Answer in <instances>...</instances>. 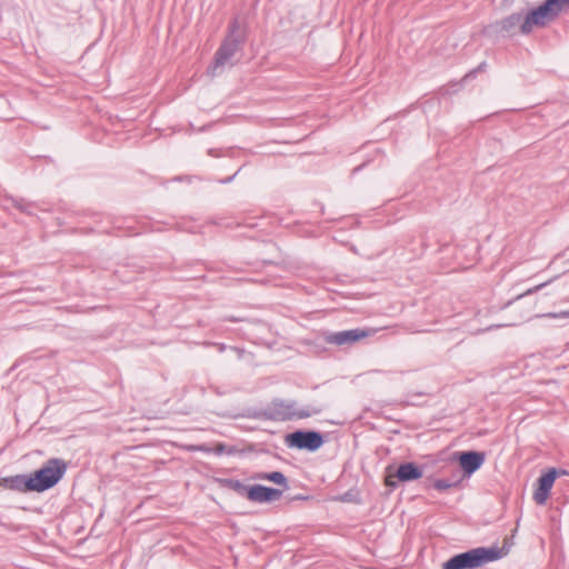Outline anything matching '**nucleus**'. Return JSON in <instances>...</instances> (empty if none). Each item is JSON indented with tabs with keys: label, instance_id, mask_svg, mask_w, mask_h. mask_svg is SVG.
Masks as SVG:
<instances>
[{
	"label": "nucleus",
	"instance_id": "nucleus-1",
	"mask_svg": "<svg viewBox=\"0 0 569 569\" xmlns=\"http://www.w3.org/2000/svg\"><path fill=\"white\" fill-rule=\"evenodd\" d=\"M322 411L321 406H306L298 408L295 400L273 399L263 410L262 416L272 421H289L306 419Z\"/></svg>",
	"mask_w": 569,
	"mask_h": 569
},
{
	"label": "nucleus",
	"instance_id": "nucleus-2",
	"mask_svg": "<svg viewBox=\"0 0 569 569\" xmlns=\"http://www.w3.org/2000/svg\"><path fill=\"white\" fill-rule=\"evenodd\" d=\"M499 558L498 548L478 547L452 556L441 565V569H477Z\"/></svg>",
	"mask_w": 569,
	"mask_h": 569
},
{
	"label": "nucleus",
	"instance_id": "nucleus-3",
	"mask_svg": "<svg viewBox=\"0 0 569 569\" xmlns=\"http://www.w3.org/2000/svg\"><path fill=\"white\" fill-rule=\"evenodd\" d=\"M68 465L63 459L50 458L43 466L30 473L29 485L34 487V492H43L54 487L64 476Z\"/></svg>",
	"mask_w": 569,
	"mask_h": 569
},
{
	"label": "nucleus",
	"instance_id": "nucleus-4",
	"mask_svg": "<svg viewBox=\"0 0 569 569\" xmlns=\"http://www.w3.org/2000/svg\"><path fill=\"white\" fill-rule=\"evenodd\" d=\"M284 442L289 448L315 452L325 443V436L316 430H297L288 433Z\"/></svg>",
	"mask_w": 569,
	"mask_h": 569
},
{
	"label": "nucleus",
	"instance_id": "nucleus-5",
	"mask_svg": "<svg viewBox=\"0 0 569 569\" xmlns=\"http://www.w3.org/2000/svg\"><path fill=\"white\" fill-rule=\"evenodd\" d=\"M237 29L238 22L237 20H233L230 26L229 34L214 53L213 72L218 68L223 67L236 54V52L240 50L242 39L240 36L236 34Z\"/></svg>",
	"mask_w": 569,
	"mask_h": 569
},
{
	"label": "nucleus",
	"instance_id": "nucleus-6",
	"mask_svg": "<svg viewBox=\"0 0 569 569\" xmlns=\"http://www.w3.org/2000/svg\"><path fill=\"white\" fill-rule=\"evenodd\" d=\"M391 467H388V475L386 476L385 483L390 488H396L398 482H409L417 479H420L423 476V470L420 466L415 462H405L401 463L395 473H390L389 470Z\"/></svg>",
	"mask_w": 569,
	"mask_h": 569
},
{
	"label": "nucleus",
	"instance_id": "nucleus-7",
	"mask_svg": "<svg viewBox=\"0 0 569 569\" xmlns=\"http://www.w3.org/2000/svg\"><path fill=\"white\" fill-rule=\"evenodd\" d=\"M559 475H567V471L550 468L546 473L538 478L537 488L533 491V500L537 505L543 506L547 502L555 480Z\"/></svg>",
	"mask_w": 569,
	"mask_h": 569
},
{
	"label": "nucleus",
	"instance_id": "nucleus-8",
	"mask_svg": "<svg viewBox=\"0 0 569 569\" xmlns=\"http://www.w3.org/2000/svg\"><path fill=\"white\" fill-rule=\"evenodd\" d=\"M525 14L522 12H513L500 21H497L492 28L502 37L513 36L517 32L522 33V24Z\"/></svg>",
	"mask_w": 569,
	"mask_h": 569
},
{
	"label": "nucleus",
	"instance_id": "nucleus-9",
	"mask_svg": "<svg viewBox=\"0 0 569 569\" xmlns=\"http://www.w3.org/2000/svg\"><path fill=\"white\" fill-rule=\"evenodd\" d=\"M553 20L548 11L547 7L543 4L538 8L529 11L525 16V22L522 24V34H528L531 32L533 27H545L549 21Z\"/></svg>",
	"mask_w": 569,
	"mask_h": 569
},
{
	"label": "nucleus",
	"instance_id": "nucleus-10",
	"mask_svg": "<svg viewBox=\"0 0 569 569\" xmlns=\"http://www.w3.org/2000/svg\"><path fill=\"white\" fill-rule=\"evenodd\" d=\"M368 332L362 329L343 330L339 332H332L326 336V342L330 345L345 346L352 345L362 338H366Z\"/></svg>",
	"mask_w": 569,
	"mask_h": 569
},
{
	"label": "nucleus",
	"instance_id": "nucleus-11",
	"mask_svg": "<svg viewBox=\"0 0 569 569\" xmlns=\"http://www.w3.org/2000/svg\"><path fill=\"white\" fill-rule=\"evenodd\" d=\"M281 496H282V490L271 488V487H266L262 485L250 486L249 491H248V500H250L252 502H259V503L271 502V501L278 500L281 498Z\"/></svg>",
	"mask_w": 569,
	"mask_h": 569
},
{
	"label": "nucleus",
	"instance_id": "nucleus-12",
	"mask_svg": "<svg viewBox=\"0 0 569 569\" xmlns=\"http://www.w3.org/2000/svg\"><path fill=\"white\" fill-rule=\"evenodd\" d=\"M459 463L466 475L476 472L485 462V453L479 451H462L459 453Z\"/></svg>",
	"mask_w": 569,
	"mask_h": 569
},
{
	"label": "nucleus",
	"instance_id": "nucleus-13",
	"mask_svg": "<svg viewBox=\"0 0 569 569\" xmlns=\"http://www.w3.org/2000/svg\"><path fill=\"white\" fill-rule=\"evenodd\" d=\"M31 478L30 475H17L10 478H7L6 481L10 489L20 491V492H32L34 491V487L30 486Z\"/></svg>",
	"mask_w": 569,
	"mask_h": 569
},
{
	"label": "nucleus",
	"instance_id": "nucleus-14",
	"mask_svg": "<svg viewBox=\"0 0 569 569\" xmlns=\"http://www.w3.org/2000/svg\"><path fill=\"white\" fill-rule=\"evenodd\" d=\"M253 479L257 480H268L280 487H282V492L289 488L288 480L286 476L280 471L272 472H258L253 476Z\"/></svg>",
	"mask_w": 569,
	"mask_h": 569
},
{
	"label": "nucleus",
	"instance_id": "nucleus-15",
	"mask_svg": "<svg viewBox=\"0 0 569 569\" xmlns=\"http://www.w3.org/2000/svg\"><path fill=\"white\" fill-rule=\"evenodd\" d=\"M221 482L223 483V486L226 488H228V489L234 491L236 493H238L239 496L246 497L248 499V491H249L250 486H246L238 479H223V480H221Z\"/></svg>",
	"mask_w": 569,
	"mask_h": 569
},
{
	"label": "nucleus",
	"instance_id": "nucleus-16",
	"mask_svg": "<svg viewBox=\"0 0 569 569\" xmlns=\"http://www.w3.org/2000/svg\"><path fill=\"white\" fill-rule=\"evenodd\" d=\"M547 7L552 19H555L561 11L569 8V0H546L542 3Z\"/></svg>",
	"mask_w": 569,
	"mask_h": 569
},
{
	"label": "nucleus",
	"instance_id": "nucleus-17",
	"mask_svg": "<svg viewBox=\"0 0 569 569\" xmlns=\"http://www.w3.org/2000/svg\"><path fill=\"white\" fill-rule=\"evenodd\" d=\"M452 486H455L453 482H450L449 480L447 479H438L435 481L433 483V487L439 490V491H443V490H447L449 488H451Z\"/></svg>",
	"mask_w": 569,
	"mask_h": 569
},
{
	"label": "nucleus",
	"instance_id": "nucleus-18",
	"mask_svg": "<svg viewBox=\"0 0 569 569\" xmlns=\"http://www.w3.org/2000/svg\"><path fill=\"white\" fill-rule=\"evenodd\" d=\"M14 206L22 212L31 213L32 204L26 202L23 199L14 200Z\"/></svg>",
	"mask_w": 569,
	"mask_h": 569
},
{
	"label": "nucleus",
	"instance_id": "nucleus-19",
	"mask_svg": "<svg viewBox=\"0 0 569 569\" xmlns=\"http://www.w3.org/2000/svg\"><path fill=\"white\" fill-rule=\"evenodd\" d=\"M551 281H552V280H549V281L542 282V283H540V284H538V286H535L533 288L528 289L525 293L519 295V296L517 297V299H519V298H521V297H523V296L531 295V293H533V292L539 291L540 289H542L543 287H546L547 284H549Z\"/></svg>",
	"mask_w": 569,
	"mask_h": 569
},
{
	"label": "nucleus",
	"instance_id": "nucleus-20",
	"mask_svg": "<svg viewBox=\"0 0 569 569\" xmlns=\"http://www.w3.org/2000/svg\"><path fill=\"white\" fill-rule=\"evenodd\" d=\"M487 63L486 62H481L477 69L470 71L466 77H472L473 74H476L478 71H482L485 70Z\"/></svg>",
	"mask_w": 569,
	"mask_h": 569
},
{
	"label": "nucleus",
	"instance_id": "nucleus-21",
	"mask_svg": "<svg viewBox=\"0 0 569 569\" xmlns=\"http://www.w3.org/2000/svg\"><path fill=\"white\" fill-rule=\"evenodd\" d=\"M232 179H233V177H229V178H227V179L222 180V182H223V183H228V182H230Z\"/></svg>",
	"mask_w": 569,
	"mask_h": 569
},
{
	"label": "nucleus",
	"instance_id": "nucleus-22",
	"mask_svg": "<svg viewBox=\"0 0 569 569\" xmlns=\"http://www.w3.org/2000/svg\"><path fill=\"white\" fill-rule=\"evenodd\" d=\"M1 102H4V100L0 98V103H1Z\"/></svg>",
	"mask_w": 569,
	"mask_h": 569
}]
</instances>
